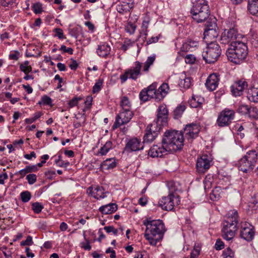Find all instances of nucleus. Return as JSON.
I'll list each match as a JSON object with an SVG mask.
<instances>
[{
	"label": "nucleus",
	"mask_w": 258,
	"mask_h": 258,
	"mask_svg": "<svg viewBox=\"0 0 258 258\" xmlns=\"http://www.w3.org/2000/svg\"><path fill=\"white\" fill-rule=\"evenodd\" d=\"M241 37V35L239 34L235 28H230L228 30H225L222 33L220 41L221 43L224 44H231L233 43L238 42Z\"/></svg>",
	"instance_id": "1a4fd4ad"
},
{
	"label": "nucleus",
	"mask_w": 258,
	"mask_h": 258,
	"mask_svg": "<svg viewBox=\"0 0 258 258\" xmlns=\"http://www.w3.org/2000/svg\"><path fill=\"white\" fill-rule=\"evenodd\" d=\"M167 152H169L161 142V146L153 145L148 152V155L153 158L162 157Z\"/></svg>",
	"instance_id": "412c9836"
},
{
	"label": "nucleus",
	"mask_w": 258,
	"mask_h": 258,
	"mask_svg": "<svg viewBox=\"0 0 258 258\" xmlns=\"http://www.w3.org/2000/svg\"><path fill=\"white\" fill-rule=\"evenodd\" d=\"M147 201L146 198L142 197L139 200V204L142 206H145L147 204Z\"/></svg>",
	"instance_id": "774afa93"
},
{
	"label": "nucleus",
	"mask_w": 258,
	"mask_h": 258,
	"mask_svg": "<svg viewBox=\"0 0 258 258\" xmlns=\"http://www.w3.org/2000/svg\"><path fill=\"white\" fill-rule=\"evenodd\" d=\"M195 60L196 58L194 55L188 54L185 57V61L186 63L192 64Z\"/></svg>",
	"instance_id": "6e6d98bb"
},
{
	"label": "nucleus",
	"mask_w": 258,
	"mask_h": 258,
	"mask_svg": "<svg viewBox=\"0 0 258 258\" xmlns=\"http://www.w3.org/2000/svg\"><path fill=\"white\" fill-rule=\"evenodd\" d=\"M219 80V75L215 73L211 74L207 78L205 85L210 91H214L217 87Z\"/></svg>",
	"instance_id": "5701e85b"
},
{
	"label": "nucleus",
	"mask_w": 258,
	"mask_h": 258,
	"mask_svg": "<svg viewBox=\"0 0 258 258\" xmlns=\"http://www.w3.org/2000/svg\"><path fill=\"white\" fill-rule=\"evenodd\" d=\"M247 97L251 102H258V88L251 87L249 89L247 92Z\"/></svg>",
	"instance_id": "cd10ccee"
},
{
	"label": "nucleus",
	"mask_w": 258,
	"mask_h": 258,
	"mask_svg": "<svg viewBox=\"0 0 258 258\" xmlns=\"http://www.w3.org/2000/svg\"><path fill=\"white\" fill-rule=\"evenodd\" d=\"M221 188L220 187H216L212 190V192L210 195V199L212 201H217L221 197Z\"/></svg>",
	"instance_id": "72a5a7b5"
},
{
	"label": "nucleus",
	"mask_w": 258,
	"mask_h": 258,
	"mask_svg": "<svg viewBox=\"0 0 258 258\" xmlns=\"http://www.w3.org/2000/svg\"><path fill=\"white\" fill-rule=\"evenodd\" d=\"M146 133L145 134L143 140L145 143H151L153 142L157 136H154V134L152 132H150L148 129L146 128Z\"/></svg>",
	"instance_id": "473e14b6"
},
{
	"label": "nucleus",
	"mask_w": 258,
	"mask_h": 258,
	"mask_svg": "<svg viewBox=\"0 0 258 258\" xmlns=\"http://www.w3.org/2000/svg\"><path fill=\"white\" fill-rule=\"evenodd\" d=\"M201 247L195 245L190 253V258H198L200 254Z\"/></svg>",
	"instance_id": "c03bdc74"
},
{
	"label": "nucleus",
	"mask_w": 258,
	"mask_h": 258,
	"mask_svg": "<svg viewBox=\"0 0 258 258\" xmlns=\"http://www.w3.org/2000/svg\"><path fill=\"white\" fill-rule=\"evenodd\" d=\"M136 27L135 25L132 23H128L126 27V30L127 32L130 34H133L136 30Z\"/></svg>",
	"instance_id": "4d7b16f0"
},
{
	"label": "nucleus",
	"mask_w": 258,
	"mask_h": 258,
	"mask_svg": "<svg viewBox=\"0 0 258 258\" xmlns=\"http://www.w3.org/2000/svg\"><path fill=\"white\" fill-rule=\"evenodd\" d=\"M120 106L121 109L124 110H131V103L126 96H123L121 98Z\"/></svg>",
	"instance_id": "2f4dec72"
},
{
	"label": "nucleus",
	"mask_w": 258,
	"mask_h": 258,
	"mask_svg": "<svg viewBox=\"0 0 258 258\" xmlns=\"http://www.w3.org/2000/svg\"><path fill=\"white\" fill-rule=\"evenodd\" d=\"M223 254L225 255V256H234V252L229 247L227 248L223 251Z\"/></svg>",
	"instance_id": "e2e57ef3"
},
{
	"label": "nucleus",
	"mask_w": 258,
	"mask_h": 258,
	"mask_svg": "<svg viewBox=\"0 0 258 258\" xmlns=\"http://www.w3.org/2000/svg\"><path fill=\"white\" fill-rule=\"evenodd\" d=\"M218 28L205 29L204 40L207 44L217 42L215 39L218 37Z\"/></svg>",
	"instance_id": "4be33fe9"
},
{
	"label": "nucleus",
	"mask_w": 258,
	"mask_h": 258,
	"mask_svg": "<svg viewBox=\"0 0 258 258\" xmlns=\"http://www.w3.org/2000/svg\"><path fill=\"white\" fill-rule=\"evenodd\" d=\"M26 179L29 184H33L37 180V176L35 174H29L26 176Z\"/></svg>",
	"instance_id": "49530a36"
},
{
	"label": "nucleus",
	"mask_w": 258,
	"mask_h": 258,
	"mask_svg": "<svg viewBox=\"0 0 258 258\" xmlns=\"http://www.w3.org/2000/svg\"><path fill=\"white\" fill-rule=\"evenodd\" d=\"M20 53L18 51H15L14 53H11L9 55V58L10 59L17 60L19 59Z\"/></svg>",
	"instance_id": "680f3d73"
},
{
	"label": "nucleus",
	"mask_w": 258,
	"mask_h": 258,
	"mask_svg": "<svg viewBox=\"0 0 258 258\" xmlns=\"http://www.w3.org/2000/svg\"><path fill=\"white\" fill-rule=\"evenodd\" d=\"M169 90V86L167 83H163L157 89V96L156 97V101L159 102L162 100L167 94Z\"/></svg>",
	"instance_id": "b1692460"
},
{
	"label": "nucleus",
	"mask_w": 258,
	"mask_h": 258,
	"mask_svg": "<svg viewBox=\"0 0 258 258\" xmlns=\"http://www.w3.org/2000/svg\"><path fill=\"white\" fill-rule=\"evenodd\" d=\"M20 69L21 71L24 72L25 74H27L32 71L31 66H25L24 64L20 65Z\"/></svg>",
	"instance_id": "5fc2aeb1"
},
{
	"label": "nucleus",
	"mask_w": 258,
	"mask_h": 258,
	"mask_svg": "<svg viewBox=\"0 0 258 258\" xmlns=\"http://www.w3.org/2000/svg\"><path fill=\"white\" fill-rule=\"evenodd\" d=\"M212 159L210 156L207 154L202 155L197 159L196 167L200 173H204L212 165Z\"/></svg>",
	"instance_id": "2eb2a0df"
},
{
	"label": "nucleus",
	"mask_w": 258,
	"mask_h": 258,
	"mask_svg": "<svg viewBox=\"0 0 258 258\" xmlns=\"http://www.w3.org/2000/svg\"><path fill=\"white\" fill-rule=\"evenodd\" d=\"M142 63L137 61L135 62V66L125 70L124 73L120 76L121 83H124L128 78L136 80L138 77L141 75Z\"/></svg>",
	"instance_id": "9d476101"
},
{
	"label": "nucleus",
	"mask_w": 258,
	"mask_h": 258,
	"mask_svg": "<svg viewBox=\"0 0 258 258\" xmlns=\"http://www.w3.org/2000/svg\"><path fill=\"white\" fill-rule=\"evenodd\" d=\"M53 32L55 33L54 36L57 37L59 39H64L63 31L61 28H56L53 29Z\"/></svg>",
	"instance_id": "09e8293b"
},
{
	"label": "nucleus",
	"mask_w": 258,
	"mask_h": 258,
	"mask_svg": "<svg viewBox=\"0 0 258 258\" xmlns=\"http://www.w3.org/2000/svg\"><path fill=\"white\" fill-rule=\"evenodd\" d=\"M191 85V78L190 77H185L181 79L179 83V85L181 88L184 89H188Z\"/></svg>",
	"instance_id": "f704fd0d"
},
{
	"label": "nucleus",
	"mask_w": 258,
	"mask_h": 258,
	"mask_svg": "<svg viewBox=\"0 0 258 258\" xmlns=\"http://www.w3.org/2000/svg\"><path fill=\"white\" fill-rule=\"evenodd\" d=\"M160 36V35H159V36L152 37L147 41V44H150L152 43H155V42H158L159 40Z\"/></svg>",
	"instance_id": "0e129e2a"
},
{
	"label": "nucleus",
	"mask_w": 258,
	"mask_h": 258,
	"mask_svg": "<svg viewBox=\"0 0 258 258\" xmlns=\"http://www.w3.org/2000/svg\"><path fill=\"white\" fill-rule=\"evenodd\" d=\"M186 107L184 105L178 106L174 111V114L176 118L180 117L185 110Z\"/></svg>",
	"instance_id": "58836bf2"
},
{
	"label": "nucleus",
	"mask_w": 258,
	"mask_h": 258,
	"mask_svg": "<svg viewBox=\"0 0 258 258\" xmlns=\"http://www.w3.org/2000/svg\"><path fill=\"white\" fill-rule=\"evenodd\" d=\"M134 116V113L131 110L121 109L117 115L115 121L113 125V128H116L121 125L128 123Z\"/></svg>",
	"instance_id": "f8f14e48"
},
{
	"label": "nucleus",
	"mask_w": 258,
	"mask_h": 258,
	"mask_svg": "<svg viewBox=\"0 0 258 258\" xmlns=\"http://www.w3.org/2000/svg\"><path fill=\"white\" fill-rule=\"evenodd\" d=\"M143 224L146 227L145 237L151 245L155 246L162 239L165 231L163 221L149 218L144 220Z\"/></svg>",
	"instance_id": "f257e3e1"
},
{
	"label": "nucleus",
	"mask_w": 258,
	"mask_h": 258,
	"mask_svg": "<svg viewBox=\"0 0 258 258\" xmlns=\"http://www.w3.org/2000/svg\"><path fill=\"white\" fill-rule=\"evenodd\" d=\"M95 199L98 200L100 198H104L106 197L104 193V189L102 186H97L95 188Z\"/></svg>",
	"instance_id": "4c0bfd02"
},
{
	"label": "nucleus",
	"mask_w": 258,
	"mask_h": 258,
	"mask_svg": "<svg viewBox=\"0 0 258 258\" xmlns=\"http://www.w3.org/2000/svg\"><path fill=\"white\" fill-rule=\"evenodd\" d=\"M189 103L191 107L193 108H197L202 104V103L199 101V99L197 101L196 98L195 97H192V98L190 100Z\"/></svg>",
	"instance_id": "de8ad7c7"
},
{
	"label": "nucleus",
	"mask_w": 258,
	"mask_h": 258,
	"mask_svg": "<svg viewBox=\"0 0 258 258\" xmlns=\"http://www.w3.org/2000/svg\"><path fill=\"white\" fill-rule=\"evenodd\" d=\"M169 194L167 197H163L159 202V206L163 210L172 211L174 207L180 204L179 196L175 192L176 189L174 188V183L173 182L168 183Z\"/></svg>",
	"instance_id": "39448f33"
},
{
	"label": "nucleus",
	"mask_w": 258,
	"mask_h": 258,
	"mask_svg": "<svg viewBox=\"0 0 258 258\" xmlns=\"http://www.w3.org/2000/svg\"><path fill=\"white\" fill-rule=\"evenodd\" d=\"M164 125H160V123L156 121L149 124L146 128H147L150 132H152L153 134H154V136H158L162 127Z\"/></svg>",
	"instance_id": "c85d7f7f"
},
{
	"label": "nucleus",
	"mask_w": 258,
	"mask_h": 258,
	"mask_svg": "<svg viewBox=\"0 0 258 258\" xmlns=\"http://www.w3.org/2000/svg\"><path fill=\"white\" fill-rule=\"evenodd\" d=\"M116 166L115 159L112 158L107 159L104 161L101 165L102 170H110L114 168Z\"/></svg>",
	"instance_id": "c756f323"
},
{
	"label": "nucleus",
	"mask_w": 258,
	"mask_h": 258,
	"mask_svg": "<svg viewBox=\"0 0 258 258\" xmlns=\"http://www.w3.org/2000/svg\"><path fill=\"white\" fill-rule=\"evenodd\" d=\"M247 83L245 80H238L235 82L231 86V92L235 96H240L244 90L247 87Z\"/></svg>",
	"instance_id": "aec40b11"
},
{
	"label": "nucleus",
	"mask_w": 258,
	"mask_h": 258,
	"mask_svg": "<svg viewBox=\"0 0 258 258\" xmlns=\"http://www.w3.org/2000/svg\"><path fill=\"white\" fill-rule=\"evenodd\" d=\"M224 247V244L223 241L218 239L217 240L215 244V248L217 250H221L223 249Z\"/></svg>",
	"instance_id": "052dcab7"
},
{
	"label": "nucleus",
	"mask_w": 258,
	"mask_h": 258,
	"mask_svg": "<svg viewBox=\"0 0 258 258\" xmlns=\"http://www.w3.org/2000/svg\"><path fill=\"white\" fill-rule=\"evenodd\" d=\"M84 237L85 238V232H84ZM86 241V243L85 242H82L81 243V247L84 248L85 250H90L91 249V246L90 245V242L88 239H86L85 238Z\"/></svg>",
	"instance_id": "603ef678"
},
{
	"label": "nucleus",
	"mask_w": 258,
	"mask_h": 258,
	"mask_svg": "<svg viewBox=\"0 0 258 258\" xmlns=\"http://www.w3.org/2000/svg\"><path fill=\"white\" fill-rule=\"evenodd\" d=\"M206 23L205 24V29H213L218 28L216 24V19L214 17H209V18L206 20Z\"/></svg>",
	"instance_id": "7c9ffc66"
},
{
	"label": "nucleus",
	"mask_w": 258,
	"mask_h": 258,
	"mask_svg": "<svg viewBox=\"0 0 258 258\" xmlns=\"http://www.w3.org/2000/svg\"><path fill=\"white\" fill-rule=\"evenodd\" d=\"M198 46L199 41L191 39H187L183 43L182 46L180 48V50L178 52V53L181 56H184L185 53L189 51H193Z\"/></svg>",
	"instance_id": "6ab92c4d"
},
{
	"label": "nucleus",
	"mask_w": 258,
	"mask_h": 258,
	"mask_svg": "<svg viewBox=\"0 0 258 258\" xmlns=\"http://www.w3.org/2000/svg\"><path fill=\"white\" fill-rule=\"evenodd\" d=\"M239 221L238 212L236 210L229 211L222 223L221 232L224 239L230 241L233 239L238 230Z\"/></svg>",
	"instance_id": "f03ea898"
},
{
	"label": "nucleus",
	"mask_w": 258,
	"mask_h": 258,
	"mask_svg": "<svg viewBox=\"0 0 258 258\" xmlns=\"http://www.w3.org/2000/svg\"><path fill=\"white\" fill-rule=\"evenodd\" d=\"M144 143L137 138L130 139L127 141L123 151L132 152L141 150L144 148Z\"/></svg>",
	"instance_id": "dca6fc26"
},
{
	"label": "nucleus",
	"mask_w": 258,
	"mask_h": 258,
	"mask_svg": "<svg viewBox=\"0 0 258 258\" xmlns=\"http://www.w3.org/2000/svg\"><path fill=\"white\" fill-rule=\"evenodd\" d=\"M32 208L35 213H40L43 208V206L38 202H35L32 204Z\"/></svg>",
	"instance_id": "79ce46f5"
},
{
	"label": "nucleus",
	"mask_w": 258,
	"mask_h": 258,
	"mask_svg": "<svg viewBox=\"0 0 258 258\" xmlns=\"http://www.w3.org/2000/svg\"><path fill=\"white\" fill-rule=\"evenodd\" d=\"M257 160L256 151L254 150L249 151L238 161V169L244 173L250 172L255 167Z\"/></svg>",
	"instance_id": "0eeeda50"
},
{
	"label": "nucleus",
	"mask_w": 258,
	"mask_h": 258,
	"mask_svg": "<svg viewBox=\"0 0 258 258\" xmlns=\"http://www.w3.org/2000/svg\"><path fill=\"white\" fill-rule=\"evenodd\" d=\"M182 131H166L162 137V143L169 152L180 151L183 146Z\"/></svg>",
	"instance_id": "7ed1b4c3"
},
{
	"label": "nucleus",
	"mask_w": 258,
	"mask_h": 258,
	"mask_svg": "<svg viewBox=\"0 0 258 258\" xmlns=\"http://www.w3.org/2000/svg\"><path fill=\"white\" fill-rule=\"evenodd\" d=\"M80 99H81L79 98L75 97V98H73L72 100H71L69 102V103H68L70 108H72V107L77 105V104L78 103V101Z\"/></svg>",
	"instance_id": "13d9d810"
},
{
	"label": "nucleus",
	"mask_w": 258,
	"mask_h": 258,
	"mask_svg": "<svg viewBox=\"0 0 258 258\" xmlns=\"http://www.w3.org/2000/svg\"><path fill=\"white\" fill-rule=\"evenodd\" d=\"M247 9L251 15L258 16V0H248Z\"/></svg>",
	"instance_id": "bb28decb"
},
{
	"label": "nucleus",
	"mask_w": 258,
	"mask_h": 258,
	"mask_svg": "<svg viewBox=\"0 0 258 258\" xmlns=\"http://www.w3.org/2000/svg\"><path fill=\"white\" fill-rule=\"evenodd\" d=\"M193 19L197 23L207 20L210 15L209 6L205 0H198L190 10Z\"/></svg>",
	"instance_id": "423d86ee"
},
{
	"label": "nucleus",
	"mask_w": 258,
	"mask_h": 258,
	"mask_svg": "<svg viewBox=\"0 0 258 258\" xmlns=\"http://www.w3.org/2000/svg\"><path fill=\"white\" fill-rule=\"evenodd\" d=\"M200 131V126L197 123H192L185 125L182 133L183 137L189 140L197 137Z\"/></svg>",
	"instance_id": "f3484780"
},
{
	"label": "nucleus",
	"mask_w": 258,
	"mask_h": 258,
	"mask_svg": "<svg viewBox=\"0 0 258 258\" xmlns=\"http://www.w3.org/2000/svg\"><path fill=\"white\" fill-rule=\"evenodd\" d=\"M42 5L39 3H34L32 6V10L36 14H40L42 12Z\"/></svg>",
	"instance_id": "37998d69"
},
{
	"label": "nucleus",
	"mask_w": 258,
	"mask_h": 258,
	"mask_svg": "<svg viewBox=\"0 0 258 258\" xmlns=\"http://www.w3.org/2000/svg\"><path fill=\"white\" fill-rule=\"evenodd\" d=\"M207 44L206 50L202 53L203 58L208 63H214L220 56L221 49L217 42Z\"/></svg>",
	"instance_id": "6e6552de"
},
{
	"label": "nucleus",
	"mask_w": 258,
	"mask_h": 258,
	"mask_svg": "<svg viewBox=\"0 0 258 258\" xmlns=\"http://www.w3.org/2000/svg\"><path fill=\"white\" fill-rule=\"evenodd\" d=\"M247 115L250 118L258 119V109L256 107L249 106Z\"/></svg>",
	"instance_id": "c9c22d12"
},
{
	"label": "nucleus",
	"mask_w": 258,
	"mask_h": 258,
	"mask_svg": "<svg viewBox=\"0 0 258 258\" xmlns=\"http://www.w3.org/2000/svg\"><path fill=\"white\" fill-rule=\"evenodd\" d=\"M112 143L111 141H108L106 142L103 147H102L99 150V153L101 155H105L109 150L112 148Z\"/></svg>",
	"instance_id": "e433bc0d"
},
{
	"label": "nucleus",
	"mask_w": 258,
	"mask_h": 258,
	"mask_svg": "<svg viewBox=\"0 0 258 258\" xmlns=\"http://www.w3.org/2000/svg\"><path fill=\"white\" fill-rule=\"evenodd\" d=\"M103 80L102 79H99L93 87L92 92L94 94L98 93L102 86Z\"/></svg>",
	"instance_id": "ea45409f"
},
{
	"label": "nucleus",
	"mask_w": 258,
	"mask_h": 258,
	"mask_svg": "<svg viewBox=\"0 0 258 258\" xmlns=\"http://www.w3.org/2000/svg\"><path fill=\"white\" fill-rule=\"evenodd\" d=\"M133 45V43L131 42V40L127 39L124 40L123 42L121 47V49L123 50L124 51H125L128 49L129 47L132 46Z\"/></svg>",
	"instance_id": "3c124183"
},
{
	"label": "nucleus",
	"mask_w": 258,
	"mask_h": 258,
	"mask_svg": "<svg viewBox=\"0 0 258 258\" xmlns=\"http://www.w3.org/2000/svg\"><path fill=\"white\" fill-rule=\"evenodd\" d=\"M169 112L167 106L165 104L160 105L157 111L156 121L160 125H166L168 122Z\"/></svg>",
	"instance_id": "a211bd4d"
},
{
	"label": "nucleus",
	"mask_w": 258,
	"mask_h": 258,
	"mask_svg": "<svg viewBox=\"0 0 258 258\" xmlns=\"http://www.w3.org/2000/svg\"><path fill=\"white\" fill-rule=\"evenodd\" d=\"M69 67L71 70H76L78 67V64L76 60L72 59V62L70 64Z\"/></svg>",
	"instance_id": "338daca9"
},
{
	"label": "nucleus",
	"mask_w": 258,
	"mask_h": 258,
	"mask_svg": "<svg viewBox=\"0 0 258 258\" xmlns=\"http://www.w3.org/2000/svg\"><path fill=\"white\" fill-rule=\"evenodd\" d=\"M157 84L154 83L150 85L147 88H144L140 93V99L143 102L147 101L149 98H154L156 101L157 96Z\"/></svg>",
	"instance_id": "ddd939ff"
},
{
	"label": "nucleus",
	"mask_w": 258,
	"mask_h": 258,
	"mask_svg": "<svg viewBox=\"0 0 258 258\" xmlns=\"http://www.w3.org/2000/svg\"><path fill=\"white\" fill-rule=\"evenodd\" d=\"M52 103V99L48 96L44 95L42 97L41 102H39V104L42 103L44 105H50Z\"/></svg>",
	"instance_id": "8fccbe9b"
},
{
	"label": "nucleus",
	"mask_w": 258,
	"mask_h": 258,
	"mask_svg": "<svg viewBox=\"0 0 258 258\" xmlns=\"http://www.w3.org/2000/svg\"><path fill=\"white\" fill-rule=\"evenodd\" d=\"M32 238L31 236H28L25 240L21 242L20 245L21 246L25 245H31L33 244Z\"/></svg>",
	"instance_id": "864d4df0"
},
{
	"label": "nucleus",
	"mask_w": 258,
	"mask_h": 258,
	"mask_svg": "<svg viewBox=\"0 0 258 258\" xmlns=\"http://www.w3.org/2000/svg\"><path fill=\"white\" fill-rule=\"evenodd\" d=\"M111 48L106 43L99 45L97 49V54L101 57H105L110 54Z\"/></svg>",
	"instance_id": "a878e982"
},
{
	"label": "nucleus",
	"mask_w": 258,
	"mask_h": 258,
	"mask_svg": "<svg viewBox=\"0 0 258 258\" xmlns=\"http://www.w3.org/2000/svg\"><path fill=\"white\" fill-rule=\"evenodd\" d=\"M59 50L62 51L63 52H68L70 54L73 53V49L72 48H67L65 45H62L59 48Z\"/></svg>",
	"instance_id": "bf43d9fd"
},
{
	"label": "nucleus",
	"mask_w": 258,
	"mask_h": 258,
	"mask_svg": "<svg viewBox=\"0 0 258 258\" xmlns=\"http://www.w3.org/2000/svg\"><path fill=\"white\" fill-rule=\"evenodd\" d=\"M117 210V205L116 204L110 203L100 207L99 209L100 212L103 214H110L115 212Z\"/></svg>",
	"instance_id": "393cba45"
},
{
	"label": "nucleus",
	"mask_w": 258,
	"mask_h": 258,
	"mask_svg": "<svg viewBox=\"0 0 258 258\" xmlns=\"http://www.w3.org/2000/svg\"><path fill=\"white\" fill-rule=\"evenodd\" d=\"M255 230L254 227L248 222L241 223L240 236L247 241H251L254 238Z\"/></svg>",
	"instance_id": "4468645a"
},
{
	"label": "nucleus",
	"mask_w": 258,
	"mask_h": 258,
	"mask_svg": "<svg viewBox=\"0 0 258 258\" xmlns=\"http://www.w3.org/2000/svg\"><path fill=\"white\" fill-rule=\"evenodd\" d=\"M249 107L248 105H241L238 108L237 111L243 115H246L248 113Z\"/></svg>",
	"instance_id": "a18cd8bd"
},
{
	"label": "nucleus",
	"mask_w": 258,
	"mask_h": 258,
	"mask_svg": "<svg viewBox=\"0 0 258 258\" xmlns=\"http://www.w3.org/2000/svg\"><path fill=\"white\" fill-rule=\"evenodd\" d=\"M21 200L24 203L28 202L31 199V193L28 191H23L20 194Z\"/></svg>",
	"instance_id": "a19ab883"
},
{
	"label": "nucleus",
	"mask_w": 258,
	"mask_h": 258,
	"mask_svg": "<svg viewBox=\"0 0 258 258\" xmlns=\"http://www.w3.org/2000/svg\"><path fill=\"white\" fill-rule=\"evenodd\" d=\"M226 54L229 60L236 64H240L248 54V48L246 44L240 41L233 43L228 48Z\"/></svg>",
	"instance_id": "20e7f679"
},
{
	"label": "nucleus",
	"mask_w": 258,
	"mask_h": 258,
	"mask_svg": "<svg viewBox=\"0 0 258 258\" xmlns=\"http://www.w3.org/2000/svg\"><path fill=\"white\" fill-rule=\"evenodd\" d=\"M234 117L235 111L233 110L225 108L219 113L217 123L220 127L228 126L231 123Z\"/></svg>",
	"instance_id": "9b49d317"
},
{
	"label": "nucleus",
	"mask_w": 258,
	"mask_h": 258,
	"mask_svg": "<svg viewBox=\"0 0 258 258\" xmlns=\"http://www.w3.org/2000/svg\"><path fill=\"white\" fill-rule=\"evenodd\" d=\"M8 178V175L7 173L0 174V184H4L5 183V180Z\"/></svg>",
	"instance_id": "69168bd1"
}]
</instances>
